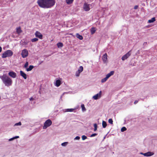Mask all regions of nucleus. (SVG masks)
<instances>
[{"label":"nucleus","mask_w":157,"mask_h":157,"mask_svg":"<svg viewBox=\"0 0 157 157\" xmlns=\"http://www.w3.org/2000/svg\"><path fill=\"white\" fill-rule=\"evenodd\" d=\"M37 3L39 6L43 8H49L54 5V2L52 0H38Z\"/></svg>","instance_id":"f257e3e1"},{"label":"nucleus","mask_w":157,"mask_h":157,"mask_svg":"<svg viewBox=\"0 0 157 157\" xmlns=\"http://www.w3.org/2000/svg\"><path fill=\"white\" fill-rule=\"evenodd\" d=\"M1 78L6 86H9L12 85V81L8 76L4 75L1 77Z\"/></svg>","instance_id":"f03ea898"},{"label":"nucleus","mask_w":157,"mask_h":157,"mask_svg":"<svg viewBox=\"0 0 157 157\" xmlns=\"http://www.w3.org/2000/svg\"><path fill=\"white\" fill-rule=\"evenodd\" d=\"M76 37L80 39V40H82L83 39V37L82 36L79 34L78 33H77L76 34Z\"/></svg>","instance_id":"f3484780"},{"label":"nucleus","mask_w":157,"mask_h":157,"mask_svg":"<svg viewBox=\"0 0 157 157\" xmlns=\"http://www.w3.org/2000/svg\"><path fill=\"white\" fill-rule=\"evenodd\" d=\"M81 107L82 108V109L83 111H85L86 110V109L85 108L84 105V104H82L81 105Z\"/></svg>","instance_id":"2f4dec72"},{"label":"nucleus","mask_w":157,"mask_h":157,"mask_svg":"<svg viewBox=\"0 0 157 157\" xmlns=\"http://www.w3.org/2000/svg\"><path fill=\"white\" fill-rule=\"evenodd\" d=\"M52 121L50 119H48L44 122L43 128L44 129L47 128L48 127L50 126L52 124Z\"/></svg>","instance_id":"20e7f679"},{"label":"nucleus","mask_w":157,"mask_h":157,"mask_svg":"<svg viewBox=\"0 0 157 157\" xmlns=\"http://www.w3.org/2000/svg\"><path fill=\"white\" fill-rule=\"evenodd\" d=\"M20 73L21 76H22L24 79H26L27 75L26 74H25L22 71H20Z\"/></svg>","instance_id":"9b49d317"},{"label":"nucleus","mask_w":157,"mask_h":157,"mask_svg":"<svg viewBox=\"0 0 157 157\" xmlns=\"http://www.w3.org/2000/svg\"><path fill=\"white\" fill-rule=\"evenodd\" d=\"M58 48L62 47L63 46V44L61 42H59L57 44Z\"/></svg>","instance_id":"5701e85b"},{"label":"nucleus","mask_w":157,"mask_h":157,"mask_svg":"<svg viewBox=\"0 0 157 157\" xmlns=\"http://www.w3.org/2000/svg\"><path fill=\"white\" fill-rule=\"evenodd\" d=\"M56 86H59L61 84V81L59 80H57L56 81Z\"/></svg>","instance_id":"dca6fc26"},{"label":"nucleus","mask_w":157,"mask_h":157,"mask_svg":"<svg viewBox=\"0 0 157 157\" xmlns=\"http://www.w3.org/2000/svg\"><path fill=\"white\" fill-rule=\"evenodd\" d=\"M13 55V52L10 50H8L3 53L2 55V58H5L6 57H10Z\"/></svg>","instance_id":"7ed1b4c3"},{"label":"nucleus","mask_w":157,"mask_h":157,"mask_svg":"<svg viewBox=\"0 0 157 157\" xmlns=\"http://www.w3.org/2000/svg\"><path fill=\"white\" fill-rule=\"evenodd\" d=\"M101 95V91H100L99 93H98L94 96L93 97V98L95 100H97L98 98H100Z\"/></svg>","instance_id":"6e6552de"},{"label":"nucleus","mask_w":157,"mask_h":157,"mask_svg":"<svg viewBox=\"0 0 157 157\" xmlns=\"http://www.w3.org/2000/svg\"><path fill=\"white\" fill-rule=\"evenodd\" d=\"M138 6H135L134 7V9H136L138 8Z\"/></svg>","instance_id":"ea45409f"},{"label":"nucleus","mask_w":157,"mask_h":157,"mask_svg":"<svg viewBox=\"0 0 157 157\" xmlns=\"http://www.w3.org/2000/svg\"><path fill=\"white\" fill-rule=\"evenodd\" d=\"M107 123L106 122L104 121L102 122V126L103 128H105L107 126Z\"/></svg>","instance_id":"6ab92c4d"},{"label":"nucleus","mask_w":157,"mask_h":157,"mask_svg":"<svg viewBox=\"0 0 157 157\" xmlns=\"http://www.w3.org/2000/svg\"><path fill=\"white\" fill-rule=\"evenodd\" d=\"M29 65V63L28 62H26L25 63V64L24 66V67L25 68H26Z\"/></svg>","instance_id":"7c9ffc66"},{"label":"nucleus","mask_w":157,"mask_h":157,"mask_svg":"<svg viewBox=\"0 0 157 157\" xmlns=\"http://www.w3.org/2000/svg\"><path fill=\"white\" fill-rule=\"evenodd\" d=\"M131 51H129L126 54L124 55L121 58L122 60H124L125 59H127L128 57H129L131 55Z\"/></svg>","instance_id":"423d86ee"},{"label":"nucleus","mask_w":157,"mask_h":157,"mask_svg":"<svg viewBox=\"0 0 157 157\" xmlns=\"http://www.w3.org/2000/svg\"><path fill=\"white\" fill-rule=\"evenodd\" d=\"M16 32L18 34H20L22 32V31L21 30V28L20 26L16 28Z\"/></svg>","instance_id":"2eb2a0df"},{"label":"nucleus","mask_w":157,"mask_h":157,"mask_svg":"<svg viewBox=\"0 0 157 157\" xmlns=\"http://www.w3.org/2000/svg\"><path fill=\"white\" fill-rule=\"evenodd\" d=\"M80 73L78 72V71H76L75 73V75L77 77H78L79 76L80 74Z\"/></svg>","instance_id":"c9c22d12"},{"label":"nucleus","mask_w":157,"mask_h":157,"mask_svg":"<svg viewBox=\"0 0 157 157\" xmlns=\"http://www.w3.org/2000/svg\"><path fill=\"white\" fill-rule=\"evenodd\" d=\"M114 73V71H112L110 72L106 76L108 78L109 77H110L111 75H113Z\"/></svg>","instance_id":"4468645a"},{"label":"nucleus","mask_w":157,"mask_h":157,"mask_svg":"<svg viewBox=\"0 0 157 157\" xmlns=\"http://www.w3.org/2000/svg\"><path fill=\"white\" fill-rule=\"evenodd\" d=\"M74 0H66V2L67 4L69 5L72 3Z\"/></svg>","instance_id":"b1692460"},{"label":"nucleus","mask_w":157,"mask_h":157,"mask_svg":"<svg viewBox=\"0 0 157 157\" xmlns=\"http://www.w3.org/2000/svg\"><path fill=\"white\" fill-rule=\"evenodd\" d=\"M2 51V48L1 47H0V52H1Z\"/></svg>","instance_id":"37998d69"},{"label":"nucleus","mask_w":157,"mask_h":157,"mask_svg":"<svg viewBox=\"0 0 157 157\" xmlns=\"http://www.w3.org/2000/svg\"><path fill=\"white\" fill-rule=\"evenodd\" d=\"M38 39L37 38H34L32 39L31 40V41L32 42H35L37 41L38 40Z\"/></svg>","instance_id":"bb28decb"},{"label":"nucleus","mask_w":157,"mask_h":157,"mask_svg":"<svg viewBox=\"0 0 157 157\" xmlns=\"http://www.w3.org/2000/svg\"><path fill=\"white\" fill-rule=\"evenodd\" d=\"M8 75L10 76L13 78H16L17 76L16 73L13 71L10 72L8 73Z\"/></svg>","instance_id":"9d476101"},{"label":"nucleus","mask_w":157,"mask_h":157,"mask_svg":"<svg viewBox=\"0 0 157 157\" xmlns=\"http://www.w3.org/2000/svg\"><path fill=\"white\" fill-rule=\"evenodd\" d=\"M155 21V17H153L151 18V19L149 20L148 21V22L149 23H151L154 22Z\"/></svg>","instance_id":"aec40b11"},{"label":"nucleus","mask_w":157,"mask_h":157,"mask_svg":"<svg viewBox=\"0 0 157 157\" xmlns=\"http://www.w3.org/2000/svg\"><path fill=\"white\" fill-rule=\"evenodd\" d=\"M29 99L30 101H32L34 100V98L33 97H31Z\"/></svg>","instance_id":"a19ab883"},{"label":"nucleus","mask_w":157,"mask_h":157,"mask_svg":"<svg viewBox=\"0 0 157 157\" xmlns=\"http://www.w3.org/2000/svg\"><path fill=\"white\" fill-rule=\"evenodd\" d=\"M35 36L39 38L40 39H42L43 38V35L40 32L38 31H36L35 33Z\"/></svg>","instance_id":"0eeeda50"},{"label":"nucleus","mask_w":157,"mask_h":157,"mask_svg":"<svg viewBox=\"0 0 157 157\" xmlns=\"http://www.w3.org/2000/svg\"><path fill=\"white\" fill-rule=\"evenodd\" d=\"M108 79L107 78L106 76L105 78L101 79V82L102 83L106 81Z\"/></svg>","instance_id":"a878e982"},{"label":"nucleus","mask_w":157,"mask_h":157,"mask_svg":"<svg viewBox=\"0 0 157 157\" xmlns=\"http://www.w3.org/2000/svg\"><path fill=\"white\" fill-rule=\"evenodd\" d=\"M87 138L86 136L85 135H83L82 136V140H84Z\"/></svg>","instance_id":"72a5a7b5"},{"label":"nucleus","mask_w":157,"mask_h":157,"mask_svg":"<svg viewBox=\"0 0 157 157\" xmlns=\"http://www.w3.org/2000/svg\"><path fill=\"white\" fill-rule=\"evenodd\" d=\"M80 137L79 136H76L75 138V140H78L80 139Z\"/></svg>","instance_id":"58836bf2"},{"label":"nucleus","mask_w":157,"mask_h":157,"mask_svg":"<svg viewBox=\"0 0 157 157\" xmlns=\"http://www.w3.org/2000/svg\"><path fill=\"white\" fill-rule=\"evenodd\" d=\"M83 71V67L82 66L79 67V69L77 71L78 72L81 73Z\"/></svg>","instance_id":"4be33fe9"},{"label":"nucleus","mask_w":157,"mask_h":157,"mask_svg":"<svg viewBox=\"0 0 157 157\" xmlns=\"http://www.w3.org/2000/svg\"><path fill=\"white\" fill-rule=\"evenodd\" d=\"M127 130V128H126L125 127H123L122 128H121V131L122 132H124L125 131H126Z\"/></svg>","instance_id":"c85d7f7f"},{"label":"nucleus","mask_w":157,"mask_h":157,"mask_svg":"<svg viewBox=\"0 0 157 157\" xmlns=\"http://www.w3.org/2000/svg\"><path fill=\"white\" fill-rule=\"evenodd\" d=\"M21 122H20L18 123H16L15 124V125L17 126V125H21Z\"/></svg>","instance_id":"e433bc0d"},{"label":"nucleus","mask_w":157,"mask_h":157,"mask_svg":"<svg viewBox=\"0 0 157 157\" xmlns=\"http://www.w3.org/2000/svg\"><path fill=\"white\" fill-rule=\"evenodd\" d=\"M107 55L106 53H105L102 56V60L104 63L106 62L107 60Z\"/></svg>","instance_id":"f8f14e48"},{"label":"nucleus","mask_w":157,"mask_h":157,"mask_svg":"<svg viewBox=\"0 0 157 157\" xmlns=\"http://www.w3.org/2000/svg\"><path fill=\"white\" fill-rule=\"evenodd\" d=\"M138 101H136H136H134V104H136L137 103H138Z\"/></svg>","instance_id":"79ce46f5"},{"label":"nucleus","mask_w":157,"mask_h":157,"mask_svg":"<svg viewBox=\"0 0 157 157\" xmlns=\"http://www.w3.org/2000/svg\"><path fill=\"white\" fill-rule=\"evenodd\" d=\"M28 51L26 49H24L22 51L21 55L22 58H25L28 56Z\"/></svg>","instance_id":"39448f33"},{"label":"nucleus","mask_w":157,"mask_h":157,"mask_svg":"<svg viewBox=\"0 0 157 157\" xmlns=\"http://www.w3.org/2000/svg\"><path fill=\"white\" fill-rule=\"evenodd\" d=\"M94 131H95L97 130V124L95 123L94 124Z\"/></svg>","instance_id":"cd10ccee"},{"label":"nucleus","mask_w":157,"mask_h":157,"mask_svg":"<svg viewBox=\"0 0 157 157\" xmlns=\"http://www.w3.org/2000/svg\"><path fill=\"white\" fill-rule=\"evenodd\" d=\"M33 67H34V66H33L30 65V66H29L28 68H27L26 71H31L33 68Z\"/></svg>","instance_id":"a211bd4d"},{"label":"nucleus","mask_w":157,"mask_h":157,"mask_svg":"<svg viewBox=\"0 0 157 157\" xmlns=\"http://www.w3.org/2000/svg\"><path fill=\"white\" fill-rule=\"evenodd\" d=\"M19 138V136H15V137H13V138H11V139H10L9 140H10H10H13V139H14L18 138Z\"/></svg>","instance_id":"473e14b6"},{"label":"nucleus","mask_w":157,"mask_h":157,"mask_svg":"<svg viewBox=\"0 0 157 157\" xmlns=\"http://www.w3.org/2000/svg\"><path fill=\"white\" fill-rule=\"evenodd\" d=\"M153 153L150 151H149L146 153L143 154V155L145 156H149L152 155H153Z\"/></svg>","instance_id":"ddd939ff"},{"label":"nucleus","mask_w":157,"mask_h":157,"mask_svg":"<svg viewBox=\"0 0 157 157\" xmlns=\"http://www.w3.org/2000/svg\"><path fill=\"white\" fill-rule=\"evenodd\" d=\"M108 122L109 123L112 124H113V121L112 119H109L108 120Z\"/></svg>","instance_id":"c756f323"},{"label":"nucleus","mask_w":157,"mask_h":157,"mask_svg":"<svg viewBox=\"0 0 157 157\" xmlns=\"http://www.w3.org/2000/svg\"><path fill=\"white\" fill-rule=\"evenodd\" d=\"M90 31H91V34H94L95 33V32L96 31V30L95 29V28H94L92 27Z\"/></svg>","instance_id":"412c9836"},{"label":"nucleus","mask_w":157,"mask_h":157,"mask_svg":"<svg viewBox=\"0 0 157 157\" xmlns=\"http://www.w3.org/2000/svg\"><path fill=\"white\" fill-rule=\"evenodd\" d=\"M97 134H98L97 133H93L91 135L90 137H92L94 136H97Z\"/></svg>","instance_id":"4c0bfd02"},{"label":"nucleus","mask_w":157,"mask_h":157,"mask_svg":"<svg viewBox=\"0 0 157 157\" xmlns=\"http://www.w3.org/2000/svg\"><path fill=\"white\" fill-rule=\"evenodd\" d=\"M83 9L85 11H89L90 10L89 5L87 4L86 3H85L83 6Z\"/></svg>","instance_id":"1a4fd4ad"},{"label":"nucleus","mask_w":157,"mask_h":157,"mask_svg":"<svg viewBox=\"0 0 157 157\" xmlns=\"http://www.w3.org/2000/svg\"><path fill=\"white\" fill-rule=\"evenodd\" d=\"M67 143H68L67 142H64L61 144V145L62 146H65L67 144Z\"/></svg>","instance_id":"f704fd0d"},{"label":"nucleus","mask_w":157,"mask_h":157,"mask_svg":"<svg viewBox=\"0 0 157 157\" xmlns=\"http://www.w3.org/2000/svg\"><path fill=\"white\" fill-rule=\"evenodd\" d=\"M74 110L75 109H66V112H73Z\"/></svg>","instance_id":"393cba45"}]
</instances>
